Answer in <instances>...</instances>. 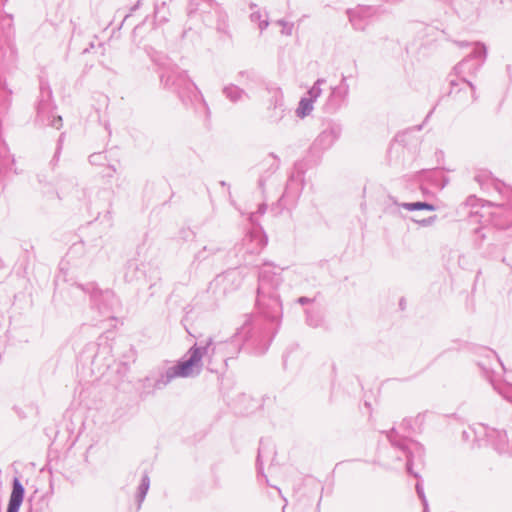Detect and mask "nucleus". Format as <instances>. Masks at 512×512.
I'll list each match as a JSON object with an SVG mask.
<instances>
[{"label":"nucleus","instance_id":"nucleus-1","mask_svg":"<svg viewBox=\"0 0 512 512\" xmlns=\"http://www.w3.org/2000/svg\"><path fill=\"white\" fill-rule=\"evenodd\" d=\"M262 266L258 271L256 295L258 314L245 315L233 339V343L237 345V351L244 350L255 355H262L268 350L283 315L282 302L278 293V288L283 282L281 273L266 267L277 268L280 271L287 269L269 261L263 262Z\"/></svg>","mask_w":512,"mask_h":512},{"label":"nucleus","instance_id":"nucleus-2","mask_svg":"<svg viewBox=\"0 0 512 512\" xmlns=\"http://www.w3.org/2000/svg\"><path fill=\"white\" fill-rule=\"evenodd\" d=\"M389 443L388 446H380L378 448V462L386 468H397L405 460V467L408 474L418 478V473L413 471V457L415 454L419 456L423 452L420 443L411 438L400 435L395 428L383 432Z\"/></svg>","mask_w":512,"mask_h":512},{"label":"nucleus","instance_id":"nucleus-3","mask_svg":"<svg viewBox=\"0 0 512 512\" xmlns=\"http://www.w3.org/2000/svg\"><path fill=\"white\" fill-rule=\"evenodd\" d=\"M486 56V46L480 42L474 43L472 51L454 67L455 74L459 78L449 80L450 90L448 95L450 97L461 104L472 103L477 99L475 86L466 80L465 75L475 74L485 62Z\"/></svg>","mask_w":512,"mask_h":512},{"label":"nucleus","instance_id":"nucleus-4","mask_svg":"<svg viewBox=\"0 0 512 512\" xmlns=\"http://www.w3.org/2000/svg\"><path fill=\"white\" fill-rule=\"evenodd\" d=\"M160 82L164 88L176 92L185 106H192L195 109L202 107L205 112L209 111L201 91L186 71L178 67L167 68L160 74Z\"/></svg>","mask_w":512,"mask_h":512},{"label":"nucleus","instance_id":"nucleus-5","mask_svg":"<svg viewBox=\"0 0 512 512\" xmlns=\"http://www.w3.org/2000/svg\"><path fill=\"white\" fill-rule=\"evenodd\" d=\"M464 442L476 443L477 446L491 445L499 454H507L512 457V428L499 430L483 424L468 427L462 431Z\"/></svg>","mask_w":512,"mask_h":512},{"label":"nucleus","instance_id":"nucleus-6","mask_svg":"<svg viewBox=\"0 0 512 512\" xmlns=\"http://www.w3.org/2000/svg\"><path fill=\"white\" fill-rule=\"evenodd\" d=\"M266 245L267 236L264 231L261 228H254L235 246L236 256L241 264L257 266L255 257L260 254Z\"/></svg>","mask_w":512,"mask_h":512},{"label":"nucleus","instance_id":"nucleus-7","mask_svg":"<svg viewBox=\"0 0 512 512\" xmlns=\"http://www.w3.org/2000/svg\"><path fill=\"white\" fill-rule=\"evenodd\" d=\"M55 106L52 102V90L48 84L41 83L40 99L37 104V121L44 126L56 129L62 127V117L54 113Z\"/></svg>","mask_w":512,"mask_h":512},{"label":"nucleus","instance_id":"nucleus-8","mask_svg":"<svg viewBox=\"0 0 512 512\" xmlns=\"http://www.w3.org/2000/svg\"><path fill=\"white\" fill-rule=\"evenodd\" d=\"M201 368L202 355L198 349V343H195L181 360L171 366V375L169 376L170 378H187L200 374Z\"/></svg>","mask_w":512,"mask_h":512},{"label":"nucleus","instance_id":"nucleus-9","mask_svg":"<svg viewBox=\"0 0 512 512\" xmlns=\"http://www.w3.org/2000/svg\"><path fill=\"white\" fill-rule=\"evenodd\" d=\"M91 301L104 318L113 319L115 308L119 305V300L110 290L101 291L94 289L91 294Z\"/></svg>","mask_w":512,"mask_h":512},{"label":"nucleus","instance_id":"nucleus-10","mask_svg":"<svg viewBox=\"0 0 512 512\" xmlns=\"http://www.w3.org/2000/svg\"><path fill=\"white\" fill-rule=\"evenodd\" d=\"M230 345L229 342H214L212 338H208L204 343H198V349L202 355V359L206 358L208 361L207 369L210 371H214V367H212V361L215 357L221 354V360L225 361L224 352L227 347Z\"/></svg>","mask_w":512,"mask_h":512},{"label":"nucleus","instance_id":"nucleus-11","mask_svg":"<svg viewBox=\"0 0 512 512\" xmlns=\"http://www.w3.org/2000/svg\"><path fill=\"white\" fill-rule=\"evenodd\" d=\"M342 132V128L338 124H329V126L324 129L318 137L315 139L313 143L314 149L318 150H327L336 142V140L340 137Z\"/></svg>","mask_w":512,"mask_h":512},{"label":"nucleus","instance_id":"nucleus-12","mask_svg":"<svg viewBox=\"0 0 512 512\" xmlns=\"http://www.w3.org/2000/svg\"><path fill=\"white\" fill-rule=\"evenodd\" d=\"M267 118L270 123L277 124L285 116L286 108L283 103V96L280 89H275L269 101Z\"/></svg>","mask_w":512,"mask_h":512},{"label":"nucleus","instance_id":"nucleus-13","mask_svg":"<svg viewBox=\"0 0 512 512\" xmlns=\"http://www.w3.org/2000/svg\"><path fill=\"white\" fill-rule=\"evenodd\" d=\"M372 8L370 6H359L355 9L346 11L349 21L355 30L363 31L368 25V18L371 15Z\"/></svg>","mask_w":512,"mask_h":512},{"label":"nucleus","instance_id":"nucleus-14","mask_svg":"<svg viewBox=\"0 0 512 512\" xmlns=\"http://www.w3.org/2000/svg\"><path fill=\"white\" fill-rule=\"evenodd\" d=\"M25 488L18 477H14L12 481V491L9 496L6 512H19L23 503Z\"/></svg>","mask_w":512,"mask_h":512},{"label":"nucleus","instance_id":"nucleus-15","mask_svg":"<svg viewBox=\"0 0 512 512\" xmlns=\"http://www.w3.org/2000/svg\"><path fill=\"white\" fill-rule=\"evenodd\" d=\"M496 210L492 212V216L502 219L499 223L503 228L512 226V190L507 195V201L495 205Z\"/></svg>","mask_w":512,"mask_h":512},{"label":"nucleus","instance_id":"nucleus-16","mask_svg":"<svg viewBox=\"0 0 512 512\" xmlns=\"http://www.w3.org/2000/svg\"><path fill=\"white\" fill-rule=\"evenodd\" d=\"M419 177L426 179L434 187L443 189L449 182L448 177L440 169L423 170L419 172Z\"/></svg>","mask_w":512,"mask_h":512},{"label":"nucleus","instance_id":"nucleus-17","mask_svg":"<svg viewBox=\"0 0 512 512\" xmlns=\"http://www.w3.org/2000/svg\"><path fill=\"white\" fill-rule=\"evenodd\" d=\"M223 95L232 103H238L244 99H249L246 91L235 84H227L222 89Z\"/></svg>","mask_w":512,"mask_h":512},{"label":"nucleus","instance_id":"nucleus-18","mask_svg":"<svg viewBox=\"0 0 512 512\" xmlns=\"http://www.w3.org/2000/svg\"><path fill=\"white\" fill-rule=\"evenodd\" d=\"M304 185V173L301 169H298L296 166L291 172L287 184L285 193H289V191L293 190L295 193H299Z\"/></svg>","mask_w":512,"mask_h":512},{"label":"nucleus","instance_id":"nucleus-19","mask_svg":"<svg viewBox=\"0 0 512 512\" xmlns=\"http://www.w3.org/2000/svg\"><path fill=\"white\" fill-rule=\"evenodd\" d=\"M144 266L139 264L137 260L131 259L127 262L124 277L127 282H133L139 280L141 277L146 276L145 271L140 268Z\"/></svg>","mask_w":512,"mask_h":512},{"label":"nucleus","instance_id":"nucleus-20","mask_svg":"<svg viewBox=\"0 0 512 512\" xmlns=\"http://www.w3.org/2000/svg\"><path fill=\"white\" fill-rule=\"evenodd\" d=\"M458 15L464 20H471L478 16V8L474 2H461L456 8Z\"/></svg>","mask_w":512,"mask_h":512},{"label":"nucleus","instance_id":"nucleus-21","mask_svg":"<svg viewBox=\"0 0 512 512\" xmlns=\"http://www.w3.org/2000/svg\"><path fill=\"white\" fill-rule=\"evenodd\" d=\"M255 8H257V5L251 3L250 9L252 13L250 14V20L251 22L258 23L260 31L263 32L269 25L268 16L266 13L263 15L260 11H255Z\"/></svg>","mask_w":512,"mask_h":512},{"label":"nucleus","instance_id":"nucleus-22","mask_svg":"<svg viewBox=\"0 0 512 512\" xmlns=\"http://www.w3.org/2000/svg\"><path fill=\"white\" fill-rule=\"evenodd\" d=\"M222 248L216 244H209L204 246L194 255V260L198 262H202L207 260L210 256H213L220 252Z\"/></svg>","mask_w":512,"mask_h":512},{"label":"nucleus","instance_id":"nucleus-23","mask_svg":"<svg viewBox=\"0 0 512 512\" xmlns=\"http://www.w3.org/2000/svg\"><path fill=\"white\" fill-rule=\"evenodd\" d=\"M346 80V76L342 75L340 84L338 86L332 87L330 92V95L343 102H345L349 94V85L347 84Z\"/></svg>","mask_w":512,"mask_h":512},{"label":"nucleus","instance_id":"nucleus-24","mask_svg":"<svg viewBox=\"0 0 512 512\" xmlns=\"http://www.w3.org/2000/svg\"><path fill=\"white\" fill-rule=\"evenodd\" d=\"M7 0H0V29L7 27V31L4 32L5 37L9 38L11 34L13 18L10 14H4V6Z\"/></svg>","mask_w":512,"mask_h":512},{"label":"nucleus","instance_id":"nucleus-25","mask_svg":"<svg viewBox=\"0 0 512 512\" xmlns=\"http://www.w3.org/2000/svg\"><path fill=\"white\" fill-rule=\"evenodd\" d=\"M171 367L167 368L164 372H160L157 377H154L153 389L161 390L166 387L174 378H170Z\"/></svg>","mask_w":512,"mask_h":512},{"label":"nucleus","instance_id":"nucleus-26","mask_svg":"<svg viewBox=\"0 0 512 512\" xmlns=\"http://www.w3.org/2000/svg\"><path fill=\"white\" fill-rule=\"evenodd\" d=\"M149 487H150V478L145 473L142 476L141 483H140V485L138 487V490H137L136 498H137V502H138V508L141 507V504H142V502L144 501V499H145V497L147 495Z\"/></svg>","mask_w":512,"mask_h":512},{"label":"nucleus","instance_id":"nucleus-27","mask_svg":"<svg viewBox=\"0 0 512 512\" xmlns=\"http://www.w3.org/2000/svg\"><path fill=\"white\" fill-rule=\"evenodd\" d=\"M313 103L314 101H312L308 97L301 98L298 104V108L296 110L297 116L300 118L308 116L313 110Z\"/></svg>","mask_w":512,"mask_h":512},{"label":"nucleus","instance_id":"nucleus-28","mask_svg":"<svg viewBox=\"0 0 512 512\" xmlns=\"http://www.w3.org/2000/svg\"><path fill=\"white\" fill-rule=\"evenodd\" d=\"M491 384L494 389L507 401L512 403V384L510 383H499L496 384L492 379H490Z\"/></svg>","mask_w":512,"mask_h":512},{"label":"nucleus","instance_id":"nucleus-29","mask_svg":"<svg viewBox=\"0 0 512 512\" xmlns=\"http://www.w3.org/2000/svg\"><path fill=\"white\" fill-rule=\"evenodd\" d=\"M401 207H403L404 209L409 210V211H417V210L434 211L436 209L433 204L428 203V202H421V201L402 203Z\"/></svg>","mask_w":512,"mask_h":512},{"label":"nucleus","instance_id":"nucleus-30","mask_svg":"<svg viewBox=\"0 0 512 512\" xmlns=\"http://www.w3.org/2000/svg\"><path fill=\"white\" fill-rule=\"evenodd\" d=\"M343 103V101H340L339 99L329 94L324 105V110L326 113L333 114L341 108Z\"/></svg>","mask_w":512,"mask_h":512},{"label":"nucleus","instance_id":"nucleus-31","mask_svg":"<svg viewBox=\"0 0 512 512\" xmlns=\"http://www.w3.org/2000/svg\"><path fill=\"white\" fill-rule=\"evenodd\" d=\"M326 83V80L323 78L317 79L313 86L308 90V98L312 101H316L320 95L322 94L321 86Z\"/></svg>","mask_w":512,"mask_h":512},{"label":"nucleus","instance_id":"nucleus-32","mask_svg":"<svg viewBox=\"0 0 512 512\" xmlns=\"http://www.w3.org/2000/svg\"><path fill=\"white\" fill-rule=\"evenodd\" d=\"M306 323L312 328H317L322 323V317L317 311L306 310Z\"/></svg>","mask_w":512,"mask_h":512},{"label":"nucleus","instance_id":"nucleus-33","mask_svg":"<svg viewBox=\"0 0 512 512\" xmlns=\"http://www.w3.org/2000/svg\"><path fill=\"white\" fill-rule=\"evenodd\" d=\"M88 160L91 165H103L107 161V157L104 153L98 152L91 154Z\"/></svg>","mask_w":512,"mask_h":512},{"label":"nucleus","instance_id":"nucleus-34","mask_svg":"<svg viewBox=\"0 0 512 512\" xmlns=\"http://www.w3.org/2000/svg\"><path fill=\"white\" fill-rule=\"evenodd\" d=\"M263 164L268 165L270 173H274L279 168V159L273 154H269L268 158L265 159Z\"/></svg>","mask_w":512,"mask_h":512},{"label":"nucleus","instance_id":"nucleus-35","mask_svg":"<svg viewBox=\"0 0 512 512\" xmlns=\"http://www.w3.org/2000/svg\"><path fill=\"white\" fill-rule=\"evenodd\" d=\"M265 450H266V445L265 443L261 440L260 441V446H259V449H258V455H257V461H256V465H257V472L260 474H263V463H262V457H263V454L265 453Z\"/></svg>","mask_w":512,"mask_h":512},{"label":"nucleus","instance_id":"nucleus-36","mask_svg":"<svg viewBox=\"0 0 512 512\" xmlns=\"http://www.w3.org/2000/svg\"><path fill=\"white\" fill-rule=\"evenodd\" d=\"M416 492H417L418 497L421 499V501L423 503V506H424L423 512H428V503H427V500H426V497L424 494V489L420 482H417V484H416Z\"/></svg>","mask_w":512,"mask_h":512},{"label":"nucleus","instance_id":"nucleus-37","mask_svg":"<svg viewBox=\"0 0 512 512\" xmlns=\"http://www.w3.org/2000/svg\"><path fill=\"white\" fill-rule=\"evenodd\" d=\"M276 23L283 27V30H282L283 34H286L288 36L292 34V29H293L292 23H288L284 19H280Z\"/></svg>","mask_w":512,"mask_h":512},{"label":"nucleus","instance_id":"nucleus-38","mask_svg":"<svg viewBox=\"0 0 512 512\" xmlns=\"http://www.w3.org/2000/svg\"><path fill=\"white\" fill-rule=\"evenodd\" d=\"M195 236L194 232L190 228H182L179 231V237L184 241H189Z\"/></svg>","mask_w":512,"mask_h":512},{"label":"nucleus","instance_id":"nucleus-39","mask_svg":"<svg viewBox=\"0 0 512 512\" xmlns=\"http://www.w3.org/2000/svg\"><path fill=\"white\" fill-rule=\"evenodd\" d=\"M235 274H236L235 271H228L223 275L217 276L215 281L217 283H223L225 281H228V280H231L232 278H234Z\"/></svg>","mask_w":512,"mask_h":512},{"label":"nucleus","instance_id":"nucleus-40","mask_svg":"<svg viewBox=\"0 0 512 512\" xmlns=\"http://www.w3.org/2000/svg\"><path fill=\"white\" fill-rule=\"evenodd\" d=\"M60 154H61V147H60V145H57L55 153L50 161V165L52 166V168H54L57 165L59 158H60Z\"/></svg>","mask_w":512,"mask_h":512},{"label":"nucleus","instance_id":"nucleus-41","mask_svg":"<svg viewBox=\"0 0 512 512\" xmlns=\"http://www.w3.org/2000/svg\"><path fill=\"white\" fill-rule=\"evenodd\" d=\"M143 384L142 387L144 389H153L154 384V376H147L142 380Z\"/></svg>","mask_w":512,"mask_h":512},{"label":"nucleus","instance_id":"nucleus-42","mask_svg":"<svg viewBox=\"0 0 512 512\" xmlns=\"http://www.w3.org/2000/svg\"><path fill=\"white\" fill-rule=\"evenodd\" d=\"M436 218H437V216L433 215V216H430V217L422 219V220H415V222L419 223L422 226H429L435 222Z\"/></svg>","mask_w":512,"mask_h":512},{"label":"nucleus","instance_id":"nucleus-43","mask_svg":"<svg viewBox=\"0 0 512 512\" xmlns=\"http://www.w3.org/2000/svg\"><path fill=\"white\" fill-rule=\"evenodd\" d=\"M458 264L461 268L467 269L469 267V259L466 255H460L458 258Z\"/></svg>","mask_w":512,"mask_h":512},{"label":"nucleus","instance_id":"nucleus-44","mask_svg":"<svg viewBox=\"0 0 512 512\" xmlns=\"http://www.w3.org/2000/svg\"><path fill=\"white\" fill-rule=\"evenodd\" d=\"M314 301L313 298H309V297H306V296H301L299 297L296 302L299 303L300 305H306V304H310Z\"/></svg>","mask_w":512,"mask_h":512},{"label":"nucleus","instance_id":"nucleus-45","mask_svg":"<svg viewBox=\"0 0 512 512\" xmlns=\"http://www.w3.org/2000/svg\"><path fill=\"white\" fill-rule=\"evenodd\" d=\"M265 181H266V177L265 176H260L259 180H258V186L259 188L264 192V185H265Z\"/></svg>","mask_w":512,"mask_h":512},{"label":"nucleus","instance_id":"nucleus-46","mask_svg":"<svg viewBox=\"0 0 512 512\" xmlns=\"http://www.w3.org/2000/svg\"><path fill=\"white\" fill-rule=\"evenodd\" d=\"M64 193H65V191H64L63 185L60 182H58V190H57L58 198L61 199L62 198L61 195L64 194Z\"/></svg>","mask_w":512,"mask_h":512},{"label":"nucleus","instance_id":"nucleus-47","mask_svg":"<svg viewBox=\"0 0 512 512\" xmlns=\"http://www.w3.org/2000/svg\"><path fill=\"white\" fill-rule=\"evenodd\" d=\"M226 28H227V25L225 24V22H223L222 24L218 25V30L219 31L226 32Z\"/></svg>","mask_w":512,"mask_h":512},{"label":"nucleus","instance_id":"nucleus-48","mask_svg":"<svg viewBox=\"0 0 512 512\" xmlns=\"http://www.w3.org/2000/svg\"><path fill=\"white\" fill-rule=\"evenodd\" d=\"M265 211H266V205L265 204L260 205L259 208H258V212L260 214H264Z\"/></svg>","mask_w":512,"mask_h":512},{"label":"nucleus","instance_id":"nucleus-49","mask_svg":"<svg viewBox=\"0 0 512 512\" xmlns=\"http://www.w3.org/2000/svg\"><path fill=\"white\" fill-rule=\"evenodd\" d=\"M140 6V0L137 1V3L131 7V12L136 11Z\"/></svg>","mask_w":512,"mask_h":512},{"label":"nucleus","instance_id":"nucleus-50","mask_svg":"<svg viewBox=\"0 0 512 512\" xmlns=\"http://www.w3.org/2000/svg\"><path fill=\"white\" fill-rule=\"evenodd\" d=\"M63 138H64V134L62 133L59 136V139H58V142H57V145H60L61 148H62V144H63Z\"/></svg>","mask_w":512,"mask_h":512},{"label":"nucleus","instance_id":"nucleus-51","mask_svg":"<svg viewBox=\"0 0 512 512\" xmlns=\"http://www.w3.org/2000/svg\"><path fill=\"white\" fill-rule=\"evenodd\" d=\"M433 110H434V109H432V110L427 114V116H426V118H425V121H424V122H426V121L429 119V117H430V116H431V114L433 113Z\"/></svg>","mask_w":512,"mask_h":512},{"label":"nucleus","instance_id":"nucleus-52","mask_svg":"<svg viewBox=\"0 0 512 512\" xmlns=\"http://www.w3.org/2000/svg\"><path fill=\"white\" fill-rule=\"evenodd\" d=\"M109 169L112 173L116 172V168L113 165L109 166Z\"/></svg>","mask_w":512,"mask_h":512},{"label":"nucleus","instance_id":"nucleus-53","mask_svg":"<svg viewBox=\"0 0 512 512\" xmlns=\"http://www.w3.org/2000/svg\"><path fill=\"white\" fill-rule=\"evenodd\" d=\"M422 127H423V124H420V125H418V126L416 127V129H417L418 131H420V130L422 129Z\"/></svg>","mask_w":512,"mask_h":512},{"label":"nucleus","instance_id":"nucleus-54","mask_svg":"<svg viewBox=\"0 0 512 512\" xmlns=\"http://www.w3.org/2000/svg\"><path fill=\"white\" fill-rule=\"evenodd\" d=\"M156 286L155 283L150 284L149 289L152 290Z\"/></svg>","mask_w":512,"mask_h":512},{"label":"nucleus","instance_id":"nucleus-55","mask_svg":"<svg viewBox=\"0 0 512 512\" xmlns=\"http://www.w3.org/2000/svg\"><path fill=\"white\" fill-rule=\"evenodd\" d=\"M208 1H209L210 5H212V4L217 5V3L214 0H208Z\"/></svg>","mask_w":512,"mask_h":512},{"label":"nucleus","instance_id":"nucleus-56","mask_svg":"<svg viewBox=\"0 0 512 512\" xmlns=\"http://www.w3.org/2000/svg\"><path fill=\"white\" fill-rule=\"evenodd\" d=\"M508 445L512 449V440L511 439H509Z\"/></svg>","mask_w":512,"mask_h":512},{"label":"nucleus","instance_id":"nucleus-57","mask_svg":"<svg viewBox=\"0 0 512 512\" xmlns=\"http://www.w3.org/2000/svg\"><path fill=\"white\" fill-rule=\"evenodd\" d=\"M245 74H246V72H244V71L239 72V76H244Z\"/></svg>","mask_w":512,"mask_h":512},{"label":"nucleus","instance_id":"nucleus-58","mask_svg":"<svg viewBox=\"0 0 512 512\" xmlns=\"http://www.w3.org/2000/svg\"><path fill=\"white\" fill-rule=\"evenodd\" d=\"M220 184H221V186H226V182L225 181H221Z\"/></svg>","mask_w":512,"mask_h":512},{"label":"nucleus","instance_id":"nucleus-59","mask_svg":"<svg viewBox=\"0 0 512 512\" xmlns=\"http://www.w3.org/2000/svg\"><path fill=\"white\" fill-rule=\"evenodd\" d=\"M106 216H109V217L111 218V212H110V211H107Z\"/></svg>","mask_w":512,"mask_h":512},{"label":"nucleus","instance_id":"nucleus-60","mask_svg":"<svg viewBox=\"0 0 512 512\" xmlns=\"http://www.w3.org/2000/svg\"><path fill=\"white\" fill-rule=\"evenodd\" d=\"M68 182L70 183V185L74 184L72 179L68 180Z\"/></svg>","mask_w":512,"mask_h":512},{"label":"nucleus","instance_id":"nucleus-61","mask_svg":"<svg viewBox=\"0 0 512 512\" xmlns=\"http://www.w3.org/2000/svg\"><path fill=\"white\" fill-rule=\"evenodd\" d=\"M106 176L111 177L112 173H107Z\"/></svg>","mask_w":512,"mask_h":512},{"label":"nucleus","instance_id":"nucleus-62","mask_svg":"<svg viewBox=\"0 0 512 512\" xmlns=\"http://www.w3.org/2000/svg\"><path fill=\"white\" fill-rule=\"evenodd\" d=\"M400 305L404 306L403 300H400Z\"/></svg>","mask_w":512,"mask_h":512},{"label":"nucleus","instance_id":"nucleus-63","mask_svg":"<svg viewBox=\"0 0 512 512\" xmlns=\"http://www.w3.org/2000/svg\"><path fill=\"white\" fill-rule=\"evenodd\" d=\"M400 305L404 306L403 300H400Z\"/></svg>","mask_w":512,"mask_h":512},{"label":"nucleus","instance_id":"nucleus-64","mask_svg":"<svg viewBox=\"0 0 512 512\" xmlns=\"http://www.w3.org/2000/svg\"><path fill=\"white\" fill-rule=\"evenodd\" d=\"M191 1L193 2L194 0H191Z\"/></svg>","mask_w":512,"mask_h":512}]
</instances>
